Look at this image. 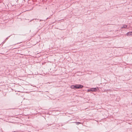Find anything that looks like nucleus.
<instances>
[{
    "label": "nucleus",
    "mask_w": 132,
    "mask_h": 132,
    "mask_svg": "<svg viewBox=\"0 0 132 132\" xmlns=\"http://www.w3.org/2000/svg\"><path fill=\"white\" fill-rule=\"evenodd\" d=\"M127 27V26L126 25H124L121 27L122 28H125Z\"/></svg>",
    "instance_id": "obj_4"
},
{
    "label": "nucleus",
    "mask_w": 132,
    "mask_h": 132,
    "mask_svg": "<svg viewBox=\"0 0 132 132\" xmlns=\"http://www.w3.org/2000/svg\"><path fill=\"white\" fill-rule=\"evenodd\" d=\"M127 36H129L130 35H132V32H129L127 34Z\"/></svg>",
    "instance_id": "obj_3"
},
{
    "label": "nucleus",
    "mask_w": 132,
    "mask_h": 132,
    "mask_svg": "<svg viewBox=\"0 0 132 132\" xmlns=\"http://www.w3.org/2000/svg\"><path fill=\"white\" fill-rule=\"evenodd\" d=\"M75 86L74 85H72L71 86V88L72 89H74L75 88Z\"/></svg>",
    "instance_id": "obj_5"
},
{
    "label": "nucleus",
    "mask_w": 132,
    "mask_h": 132,
    "mask_svg": "<svg viewBox=\"0 0 132 132\" xmlns=\"http://www.w3.org/2000/svg\"><path fill=\"white\" fill-rule=\"evenodd\" d=\"M98 89V88H92L90 89L89 90H88V91H91L93 92H95Z\"/></svg>",
    "instance_id": "obj_2"
},
{
    "label": "nucleus",
    "mask_w": 132,
    "mask_h": 132,
    "mask_svg": "<svg viewBox=\"0 0 132 132\" xmlns=\"http://www.w3.org/2000/svg\"><path fill=\"white\" fill-rule=\"evenodd\" d=\"M76 124L77 125H78L79 124H81V123L80 122H76Z\"/></svg>",
    "instance_id": "obj_6"
},
{
    "label": "nucleus",
    "mask_w": 132,
    "mask_h": 132,
    "mask_svg": "<svg viewBox=\"0 0 132 132\" xmlns=\"http://www.w3.org/2000/svg\"><path fill=\"white\" fill-rule=\"evenodd\" d=\"M75 86V89L81 88L83 87V86L81 85H76Z\"/></svg>",
    "instance_id": "obj_1"
},
{
    "label": "nucleus",
    "mask_w": 132,
    "mask_h": 132,
    "mask_svg": "<svg viewBox=\"0 0 132 132\" xmlns=\"http://www.w3.org/2000/svg\"><path fill=\"white\" fill-rule=\"evenodd\" d=\"M21 42H19V43H17L16 44H18V43H21Z\"/></svg>",
    "instance_id": "obj_7"
}]
</instances>
